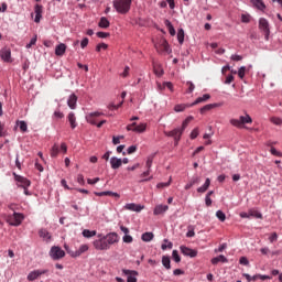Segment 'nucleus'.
Masks as SVG:
<instances>
[{
  "instance_id": "obj_5",
  "label": "nucleus",
  "mask_w": 282,
  "mask_h": 282,
  "mask_svg": "<svg viewBox=\"0 0 282 282\" xmlns=\"http://www.w3.org/2000/svg\"><path fill=\"white\" fill-rule=\"evenodd\" d=\"M65 251L68 252L70 258H79V256H83V253L88 251V245H79L77 250L67 249V246H65Z\"/></svg>"
},
{
  "instance_id": "obj_40",
  "label": "nucleus",
  "mask_w": 282,
  "mask_h": 282,
  "mask_svg": "<svg viewBox=\"0 0 282 282\" xmlns=\"http://www.w3.org/2000/svg\"><path fill=\"white\" fill-rule=\"evenodd\" d=\"M208 188H209V178H207V181L204 182L203 186L197 187V193L204 194Z\"/></svg>"
},
{
  "instance_id": "obj_52",
  "label": "nucleus",
  "mask_w": 282,
  "mask_h": 282,
  "mask_svg": "<svg viewBox=\"0 0 282 282\" xmlns=\"http://www.w3.org/2000/svg\"><path fill=\"white\" fill-rule=\"evenodd\" d=\"M170 186V180L165 183H159L155 185V188L162 189V188H167Z\"/></svg>"
},
{
  "instance_id": "obj_1",
  "label": "nucleus",
  "mask_w": 282,
  "mask_h": 282,
  "mask_svg": "<svg viewBox=\"0 0 282 282\" xmlns=\"http://www.w3.org/2000/svg\"><path fill=\"white\" fill-rule=\"evenodd\" d=\"M112 6L118 14H127L131 10V0H113Z\"/></svg>"
},
{
  "instance_id": "obj_63",
  "label": "nucleus",
  "mask_w": 282,
  "mask_h": 282,
  "mask_svg": "<svg viewBox=\"0 0 282 282\" xmlns=\"http://www.w3.org/2000/svg\"><path fill=\"white\" fill-rule=\"evenodd\" d=\"M169 249H173L172 242H167V245H161V250H169Z\"/></svg>"
},
{
  "instance_id": "obj_50",
  "label": "nucleus",
  "mask_w": 282,
  "mask_h": 282,
  "mask_svg": "<svg viewBox=\"0 0 282 282\" xmlns=\"http://www.w3.org/2000/svg\"><path fill=\"white\" fill-rule=\"evenodd\" d=\"M172 257H173V262L180 263V261H181L180 252H177L176 250H173Z\"/></svg>"
},
{
  "instance_id": "obj_42",
  "label": "nucleus",
  "mask_w": 282,
  "mask_h": 282,
  "mask_svg": "<svg viewBox=\"0 0 282 282\" xmlns=\"http://www.w3.org/2000/svg\"><path fill=\"white\" fill-rule=\"evenodd\" d=\"M154 74L159 77L164 75V69L161 65H154Z\"/></svg>"
},
{
  "instance_id": "obj_38",
  "label": "nucleus",
  "mask_w": 282,
  "mask_h": 282,
  "mask_svg": "<svg viewBox=\"0 0 282 282\" xmlns=\"http://www.w3.org/2000/svg\"><path fill=\"white\" fill-rule=\"evenodd\" d=\"M161 265H163L164 269L170 270V258L167 256L161 257Z\"/></svg>"
},
{
  "instance_id": "obj_7",
  "label": "nucleus",
  "mask_w": 282,
  "mask_h": 282,
  "mask_svg": "<svg viewBox=\"0 0 282 282\" xmlns=\"http://www.w3.org/2000/svg\"><path fill=\"white\" fill-rule=\"evenodd\" d=\"M167 138H173L174 139V144L177 147L180 144V140H182V134L184 133L181 128H175L169 132H164Z\"/></svg>"
},
{
  "instance_id": "obj_34",
  "label": "nucleus",
  "mask_w": 282,
  "mask_h": 282,
  "mask_svg": "<svg viewBox=\"0 0 282 282\" xmlns=\"http://www.w3.org/2000/svg\"><path fill=\"white\" fill-rule=\"evenodd\" d=\"M164 24L167 28L169 33L171 34V36H175V28L173 26V23H171L169 20H165Z\"/></svg>"
},
{
  "instance_id": "obj_56",
  "label": "nucleus",
  "mask_w": 282,
  "mask_h": 282,
  "mask_svg": "<svg viewBox=\"0 0 282 282\" xmlns=\"http://www.w3.org/2000/svg\"><path fill=\"white\" fill-rule=\"evenodd\" d=\"M133 241V238L129 235H126L122 237V242L123 243H131Z\"/></svg>"
},
{
  "instance_id": "obj_2",
  "label": "nucleus",
  "mask_w": 282,
  "mask_h": 282,
  "mask_svg": "<svg viewBox=\"0 0 282 282\" xmlns=\"http://www.w3.org/2000/svg\"><path fill=\"white\" fill-rule=\"evenodd\" d=\"M230 124L237 127V129H243V124H252V117L246 113L245 116H240L239 119H230Z\"/></svg>"
},
{
  "instance_id": "obj_17",
  "label": "nucleus",
  "mask_w": 282,
  "mask_h": 282,
  "mask_svg": "<svg viewBox=\"0 0 282 282\" xmlns=\"http://www.w3.org/2000/svg\"><path fill=\"white\" fill-rule=\"evenodd\" d=\"M78 102V96L76 94H72L67 99V106L69 109H76Z\"/></svg>"
},
{
  "instance_id": "obj_3",
  "label": "nucleus",
  "mask_w": 282,
  "mask_h": 282,
  "mask_svg": "<svg viewBox=\"0 0 282 282\" xmlns=\"http://www.w3.org/2000/svg\"><path fill=\"white\" fill-rule=\"evenodd\" d=\"M22 220H25V216L20 213H13L8 216V224L12 227H19V225H22Z\"/></svg>"
},
{
  "instance_id": "obj_36",
  "label": "nucleus",
  "mask_w": 282,
  "mask_h": 282,
  "mask_svg": "<svg viewBox=\"0 0 282 282\" xmlns=\"http://www.w3.org/2000/svg\"><path fill=\"white\" fill-rule=\"evenodd\" d=\"M153 235L152 232H143L142 236H140V240H142L143 242H150L152 241Z\"/></svg>"
},
{
  "instance_id": "obj_51",
  "label": "nucleus",
  "mask_w": 282,
  "mask_h": 282,
  "mask_svg": "<svg viewBox=\"0 0 282 282\" xmlns=\"http://www.w3.org/2000/svg\"><path fill=\"white\" fill-rule=\"evenodd\" d=\"M238 76H239V78H241V80H242V78H245V76H246V66H241L239 68Z\"/></svg>"
},
{
  "instance_id": "obj_44",
  "label": "nucleus",
  "mask_w": 282,
  "mask_h": 282,
  "mask_svg": "<svg viewBox=\"0 0 282 282\" xmlns=\"http://www.w3.org/2000/svg\"><path fill=\"white\" fill-rule=\"evenodd\" d=\"M177 41H178L180 45H182L184 43V29H178Z\"/></svg>"
},
{
  "instance_id": "obj_13",
  "label": "nucleus",
  "mask_w": 282,
  "mask_h": 282,
  "mask_svg": "<svg viewBox=\"0 0 282 282\" xmlns=\"http://www.w3.org/2000/svg\"><path fill=\"white\" fill-rule=\"evenodd\" d=\"M180 252L183 253V256L188 258L197 257L196 250L189 249L188 247H185V246H180Z\"/></svg>"
},
{
  "instance_id": "obj_32",
  "label": "nucleus",
  "mask_w": 282,
  "mask_h": 282,
  "mask_svg": "<svg viewBox=\"0 0 282 282\" xmlns=\"http://www.w3.org/2000/svg\"><path fill=\"white\" fill-rule=\"evenodd\" d=\"M58 153H61V147L55 143L51 149V158H58Z\"/></svg>"
},
{
  "instance_id": "obj_28",
  "label": "nucleus",
  "mask_w": 282,
  "mask_h": 282,
  "mask_svg": "<svg viewBox=\"0 0 282 282\" xmlns=\"http://www.w3.org/2000/svg\"><path fill=\"white\" fill-rule=\"evenodd\" d=\"M209 262H212L213 265L218 264V263H227V258H225V256H218V257L209 260Z\"/></svg>"
},
{
  "instance_id": "obj_21",
  "label": "nucleus",
  "mask_w": 282,
  "mask_h": 282,
  "mask_svg": "<svg viewBox=\"0 0 282 282\" xmlns=\"http://www.w3.org/2000/svg\"><path fill=\"white\" fill-rule=\"evenodd\" d=\"M111 169H120L122 166V159H118L116 156L110 158Z\"/></svg>"
},
{
  "instance_id": "obj_14",
  "label": "nucleus",
  "mask_w": 282,
  "mask_h": 282,
  "mask_svg": "<svg viewBox=\"0 0 282 282\" xmlns=\"http://www.w3.org/2000/svg\"><path fill=\"white\" fill-rule=\"evenodd\" d=\"M34 12H35L34 22L35 23H41V19H43V6L35 4Z\"/></svg>"
},
{
  "instance_id": "obj_11",
  "label": "nucleus",
  "mask_w": 282,
  "mask_h": 282,
  "mask_svg": "<svg viewBox=\"0 0 282 282\" xmlns=\"http://www.w3.org/2000/svg\"><path fill=\"white\" fill-rule=\"evenodd\" d=\"M100 116H102V112H89L88 115H86V122H88L89 124H97V118H100Z\"/></svg>"
},
{
  "instance_id": "obj_39",
  "label": "nucleus",
  "mask_w": 282,
  "mask_h": 282,
  "mask_svg": "<svg viewBox=\"0 0 282 282\" xmlns=\"http://www.w3.org/2000/svg\"><path fill=\"white\" fill-rule=\"evenodd\" d=\"M192 120H193V116H189L183 121L182 127L180 128L183 133L184 131H186V127H188Z\"/></svg>"
},
{
  "instance_id": "obj_12",
  "label": "nucleus",
  "mask_w": 282,
  "mask_h": 282,
  "mask_svg": "<svg viewBox=\"0 0 282 282\" xmlns=\"http://www.w3.org/2000/svg\"><path fill=\"white\" fill-rule=\"evenodd\" d=\"M0 57L4 63H12V52L10 48H2L0 51Z\"/></svg>"
},
{
  "instance_id": "obj_30",
  "label": "nucleus",
  "mask_w": 282,
  "mask_h": 282,
  "mask_svg": "<svg viewBox=\"0 0 282 282\" xmlns=\"http://www.w3.org/2000/svg\"><path fill=\"white\" fill-rule=\"evenodd\" d=\"M132 131L134 133H144L147 131V123H137V127Z\"/></svg>"
},
{
  "instance_id": "obj_60",
  "label": "nucleus",
  "mask_w": 282,
  "mask_h": 282,
  "mask_svg": "<svg viewBox=\"0 0 282 282\" xmlns=\"http://www.w3.org/2000/svg\"><path fill=\"white\" fill-rule=\"evenodd\" d=\"M54 118H57L58 120H61V119L65 118V115L62 111L56 110L54 112Z\"/></svg>"
},
{
  "instance_id": "obj_46",
  "label": "nucleus",
  "mask_w": 282,
  "mask_h": 282,
  "mask_svg": "<svg viewBox=\"0 0 282 282\" xmlns=\"http://www.w3.org/2000/svg\"><path fill=\"white\" fill-rule=\"evenodd\" d=\"M18 126L20 131H22V133H25L28 131V123L25 121H19Z\"/></svg>"
},
{
  "instance_id": "obj_59",
  "label": "nucleus",
  "mask_w": 282,
  "mask_h": 282,
  "mask_svg": "<svg viewBox=\"0 0 282 282\" xmlns=\"http://www.w3.org/2000/svg\"><path fill=\"white\" fill-rule=\"evenodd\" d=\"M108 45L106 43H100L96 46V52H100L101 50H107Z\"/></svg>"
},
{
  "instance_id": "obj_6",
  "label": "nucleus",
  "mask_w": 282,
  "mask_h": 282,
  "mask_svg": "<svg viewBox=\"0 0 282 282\" xmlns=\"http://www.w3.org/2000/svg\"><path fill=\"white\" fill-rule=\"evenodd\" d=\"M99 241L117 243L119 242V236L116 235V232H110V234H107L106 236L98 235V239L95 240L94 242H99Z\"/></svg>"
},
{
  "instance_id": "obj_4",
  "label": "nucleus",
  "mask_w": 282,
  "mask_h": 282,
  "mask_svg": "<svg viewBox=\"0 0 282 282\" xmlns=\"http://www.w3.org/2000/svg\"><path fill=\"white\" fill-rule=\"evenodd\" d=\"M154 47L159 54H171L173 52L166 40H160V42L155 44Z\"/></svg>"
},
{
  "instance_id": "obj_55",
  "label": "nucleus",
  "mask_w": 282,
  "mask_h": 282,
  "mask_svg": "<svg viewBox=\"0 0 282 282\" xmlns=\"http://www.w3.org/2000/svg\"><path fill=\"white\" fill-rule=\"evenodd\" d=\"M137 151H138V147H135V145H130V147L127 149L128 155H131L132 153H135Z\"/></svg>"
},
{
  "instance_id": "obj_47",
  "label": "nucleus",
  "mask_w": 282,
  "mask_h": 282,
  "mask_svg": "<svg viewBox=\"0 0 282 282\" xmlns=\"http://www.w3.org/2000/svg\"><path fill=\"white\" fill-rule=\"evenodd\" d=\"M122 105H124V100L120 101L118 105L111 102L108 105V109H110V110L120 109V107H122Z\"/></svg>"
},
{
  "instance_id": "obj_10",
  "label": "nucleus",
  "mask_w": 282,
  "mask_h": 282,
  "mask_svg": "<svg viewBox=\"0 0 282 282\" xmlns=\"http://www.w3.org/2000/svg\"><path fill=\"white\" fill-rule=\"evenodd\" d=\"M116 245V242H105V241H91V247L97 251H107L109 246Z\"/></svg>"
},
{
  "instance_id": "obj_33",
  "label": "nucleus",
  "mask_w": 282,
  "mask_h": 282,
  "mask_svg": "<svg viewBox=\"0 0 282 282\" xmlns=\"http://www.w3.org/2000/svg\"><path fill=\"white\" fill-rule=\"evenodd\" d=\"M96 235H98V232H96L95 230H88V229L83 230V238L90 239L91 237H95Z\"/></svg>"
},
{
  "instance_id": "obj_53",
  "label": "nucleus",
  "mask_w": 282,
  "mask_h": 282,
  "mask_svg": "<svg viewBox=\"0 0 282 282\" xmlns=\"http://www.w3.org/2000/svg\"><path fill=\"white\" fill-rule=\"evenodd\" d=\"M261 254H263V256H267V254H273V256H275V254H278V252H270V249H268L267 247H264V248H261Z\"/></svg>"
},
{
  "instance_id": "obj_25",
  "label": "nucleus",
  "mask_w": 282,
  "mask_h": 282,
  "mask_svg": "<svg viewBox=\"0 0 282 282\" xmlns=\"http://www.w3.org/2000/svg\"><path fill=\"white\" fill-rule=\"evenodd\" d=\"M67 51V45L61 43L55 47V55L56 56H63L65 52Z\"/></svg>"
},
{
  "instance_id": "obj_35",
  "label": "nucleus",
  "mask_w": 282,
  "mask_h": 282,
  "mask_svg": "<svg viewBox=\"0 0 282 282\" xmlns=\"http://www.w3.org/2000/svg\"><path fill=\"white\" fill-rule=\"evenodd\" d=\"M145 166L148 169V171L143 172V175L147 177L150 175L149 170L151 169V166H153V158H148L147 162H145Z\"/></svg>"
},
{
  "instance_id": "obj_62",
  "label": "nucleus",
  "mask_w": 282,
  "mask_h": 282,
  "mask_svg": "<svg viewBox=\"0 0 282 282\" xmlns=\"http://www.w3.org/2000/svg\"><path fill=\"white\" fill-rule=\"evenodd\" d=\"M97 36L98 39H107V36H109V33L99 31L97 32Z\"/></svg>"
},
{
  "instance_id": "obj_54",
  "label": "nucleus",
  "mask_w": 282,
  "mask_h": 282,
  "mask_svg": "<svg viewBox=\"0 0 282 282\" xmlns=\"http://www.w3.org/2000/svg\"><path fill=\"white\" fill-rule=\"evenodd\" d=\"M36 40H37V37H36V35H34L32 39H31V41H30V43L29 44H26V50H30V47H32V45H36Z\"/></svg>"
},
{
  "instance_id": "obj_57",
  "label": "nucleus",
  "mask_w": 282,
  "mask_h": 282,
  "mask_svg": "<svg viewBox=\"0 0 282 282\" xmlns=\"http://www.w3.org/2000/svg\"><path fill=\"white\" fill-rule=\"evenodd\" d=\"M197 135H199V129L195 128L192 132H191V140H195V138H197Z\"/></svg>"
},
{
  "instance_id": "obj_58",
  "label": "nucleus",
  "mask_w": 282,
  "mask_h": 282,
  "mask_svg": "<svg viewBox=\"0 0 282 282\" xmlns=\"http://www.w3.org/2000/svg\"><path fill=\"white\" fill-rule=\"evenodd\" d=\"M87 45H89V39L84 37L80 42V47L82 50H85V47H87Z\"/></svg>"
},
{
  "instance_id": "obj_19",
  "label": "nucleus",
  "mask_w": 282,
  "mask_h": 282,
  "mask_svg": "<svg viewBox=\"0 0 282 282\" xmlns=\"http://www.w3.org/2000/svg\"><path fill=\"white\" fill-rule=\"evenodd\" d=\"M126 210L133 212V213H140V210H143V206L130 203V204H126Z\"/></svg>"
},
{
  "instance_id": "obj_29",
  "label": "nucleus",
  "mask_w": 282,
  "mask_h": 282,
  "mask_svg": "<svg viewBox=\"0 0 282 282\" xmlns=\"http://www.w3.org/2000/svg\"><path fill=\"white\" fill-rule=\"evenodd\" d=\"M37 236L41 237V239H44L45 241H50V239L52 238V236L48 231H46V229H41V231H37Z\"/></svg>"
},
{
  "instance_id": "obj_8",
  "label": "nucleus",
  "mask_w": 282,
  "mask_h": 282,
  "mask_svg": "<svg viewBox=\"0 0 282 282\" xmlns=\"http://www.w3.org/2000/svg\"><path fill=\"white\" fill-rule=\"evenodd\" d=\"M259 30H261V32H264V39H265V41H269V39H270V22H268V20L265 18H261L259 20Z\"/></svg>"
},
{
  "instance_id": "obj_26",
  "label": "nucleus",
  "mask_w": 282,
  "mask_h": 282,
  "mask_svg": "<svg viewBox=\"0 0 282 282\" xmlns=\"http://www.w3.org/2000/svg\"><path fill=\"white\" fill-rule=\"evenodd\" d=\"M216 107H221V104H208L200 108V113H206V111H210Z\"/></svg>"
},
{
  "instance_id": "obj_45",
  "label": "nucleus",
  "mask_w": 282,
  "mask_h": 282,
  "mask_svg": "<svg viewBox=\"0 0 282 282\" xmlns=\"http://www.w3.org/2000/svg\"><path fill=\"white\" fill-rule=\"evenodd\" d=\"M242 278H246V281L254 282L258 281V275H249V273H242Z\"/></svg>"
},
{
  "instance_id": "obj_41",
  "label": "nucleus",
  "mask_w": 282,
  "mask_h": 282,
  "mask_svg": "<svg viewBox=\"0 0 282 282\" xmlns=\"http://www.w3.org/2000/svg\"><path fill=\"white\" fill-rule=\"evenodd\" d=\"M248 216H252L254 219H261V213H258V210L249 209V213H246Z\"/></svg>"
},
{
  "instance_id": "obj_15",
  "label": "nucleus",
  "mask_w": 282,
  "mask_h": 282,
  "mask_svg": "<svg viewBox=\"0 0 282 282\" xmlns=\"http://www.w3.org/2000/svg\"><path fill=\"white\" fill-rule=\"evenodd\" d=\"M43 274H46V271L34 270L32 272H29V276H26V280H29V282H34L35 280H37L40 275H43Z\"/></svg>"
},
{
  "instance_id": "obj_24",
  "label": "nucleus",
  "mask_w": 282,
  "mask_h": 282,
  "mask_svg": "<svg viewBox=\"0 0 282 282\" xmlns=\"http://www.w3.org/2000/svg\"><path fill=\"white\" fill-rule=\"evenodd\" d=\"M206 100H210V95L205 94L202 97H198L194 102L189 104V107H195V105L206 102Z\"/></svg>"
},
{
  "instance_id": "obj_64",
  "label": "nucleus",
  "mask_w": 282,
  "mask_h": 282,
  "mask_svg": "<svg viewBox=\"0 0 282 282\" xmlns=\"http://www.w3.org/2000/svg\"><path fill=\"white\" fill-rule=\"evenodd\" d=\"M230 58H231V61H236V62H239V61L243 59V57L241 55H237V54L231 55Z\"/></svg>"
},
{
  "instance_id": "obj_49",
  "label": "nucleus",
  "mask_w": 282,
  "mask_h": 282,
  "mask_svg": "<svg viewBox=\"0 0 282 282\" xmlns=\"http://www.w3.org/2000/svg\"><path fill=\"white\" fill-rule=\"evenodd\" d=\"M216 218L218 219V221L225 223V213H223L221 210L216 212Z\"/></svg>"
},
{
  "instance_id": "obj_22",
  "label": "nucleus",
  "mask_w": 282,
  "mask_h": 282,
  "mask_svg": "<svg viewBox=\"0 0 282 282\" xmlns=\"http://www.w3.org/2000/svg\"><path fill=\"white\" fill-rule=\"evenodd\" d=\"M67 120L72 129H76L78 127V123L76 122V115L74 112L68 113Z\"/></svg>"
},
{
  "instance_id": "obj_27",
  "label": "nucleus",
  "mask_w": 282,
  "mask_h": 282,
  "mask_svg": "<svg viewBox=\"0 0 282 282\" xmlns=\"http://www.w3.org/2000/svg\"><path fill=\"white\" fill-rule=\"evenodd\" d=\"M188 107L193 106H191V104H178L174 107V111H176V113H181L182 111L188 109Z\"/></svg>"
},
{
  "instance_id": "obj_43",
  "label": "nucleus",
  "mask_w": 282,
  "mask_h": 282,
  "mask_svg": "<svg viewBox=\"0 0 282 282\" xmlns=\"http://www.w3.org/2000/svg\"><path fill=\"white\" fill-rule=\"evenodd\" d=\"M270 122H272V124H275V127H281L282 119L280 117H271Z\"/></svg>"
},
{
  "instance_id": "obj_37",
  "label": "nucleus",
  "mask_w": 282,
  "mask_h": 282,
  "mask_svg": "<svg viewBox=\"0 0 282 282\" xmlns=\"http://www.w3.org/2000/svg\"><path fill=\"white\" fill-rule=\"evenodd\" d=\"M62 187H65V189H74L76 188V185L74 183H70L69 181L62 180Z\"/></svg>"
},
{
  "instance_id": "obj_20",
  "label": "nucleus",
  "mask_w": 282,
  "mask_h": 282,
  "mask_svg": "<svg viewBox=\"0 0 282 282\" xmlns=\"http://www.w3.org/2000/svg\"><path fill=\"white\" fill-rule=\"evenodd\" d=\"M253 8H257V10H260V12H264L265 11V3L263 2V0H250Z\"/></svg>"
},
{
  "instance_id": "obj_23",
  "label": "nucleus",
  "mask_w": 282,
  "mask_h": 282,
  "mask_svg": "<svg viewBox=\"0 0 282 282\" xmlns=\"http://www.w3.org/2000/svg\"><path fill=\"white\" fill-rule=\"evenodd\" d=\"M167 205H158L155 206V209L152 210V214H154L155 216H159L161 214L167 213Z\"/></svg>"
},
{
  "instance_id": "obj_18",
  "label": "nucleus",
  "mask_w": 282,
  "mask_h": 282,
  "mask_svg": "<svg viewBox=\"0 0 282 282\" xmlns=\"http://www.w3.org/2000/svg\"><path fill=\"white\" fill-rule=\"evenodd\" d=\"M17 186L22 188V189H25L28 188V186L31 185V182L28 181L25 177H17Z\"/></svg>"
},
{
  "instance_id": "obj_31",
  "label": "nucleus",
  "mask_w": 282,
  "mask_h": 282,
  "mask_svg": "<svg viewBox=\"0 0 282 282\" xmlns=\"http://www.w3.org/2000/svg\"><path fill=\"white\" fill-rule=\"evenodd\" d=\"M109 25H110V22L106 17L100 18L99 23H98L99 28L107 30V28H109Z\"/></svg>"
},
{
  "instance_id": "obj_9",
  "label": "nucleus",
  "mask_w": 282,
  "mask_h": 282,
  "mask_svg": "<svg viewBox=\"0 0 282 282\" xmlns=\"http://www.w3.org/2000/svg\"><path fill=\"white\" fill-rule=\"evenodd\" d=\"M50 258L53 259V261L62 260L64 258V250L56 246L50 248Z\"/></svg>"
},
{
  "instance_id": "obj_16",
  "label": "nucleus",
  "mask_w": 282,
  "mask_h": 282,
  "mask_svg": "<svg viewBox=\"0 0 282 282\" xmlns=\"http://www.w3.org/2000/svg\"><path fill=\"white\" fill-rule=\"evenodd\" d=\"M95 196L97 197H104V196H107V197H113L116 199H119V194L116 193V192H109V191H105V192H95Z\"/></svg>"
},
{
  "instance_id": "obj_48",
  "label": "nucleus",
  "mask_w": 282,
  "mask_h": 282,
  "mask_svg": "<svg viewBox=\"0 0 282 282\" xmlns=\"http://www.w3.org/2000/svg\"><path fill=\"white\" fill-rule=\"evenodd\" d=\"M186 86L187 88V94H193V91H195V84H193V82H186Z\"/></svg>"
},
{
  "instance_id": "obj_61",
  "label": "nucleus",
  "mask_w": 282,
  "mask_h": 282,
  "mask_svg": "<svg viewBox=\"0 0 282 282\" xmlns=\"http://www.w3.org/2000/svg\"><path fill=\"white\" fill-rule=\"evenodd\" d=\"M163 88L170 89V91H173V83L165 82L163 83Z\"/></svg>"
}]
</instances>
